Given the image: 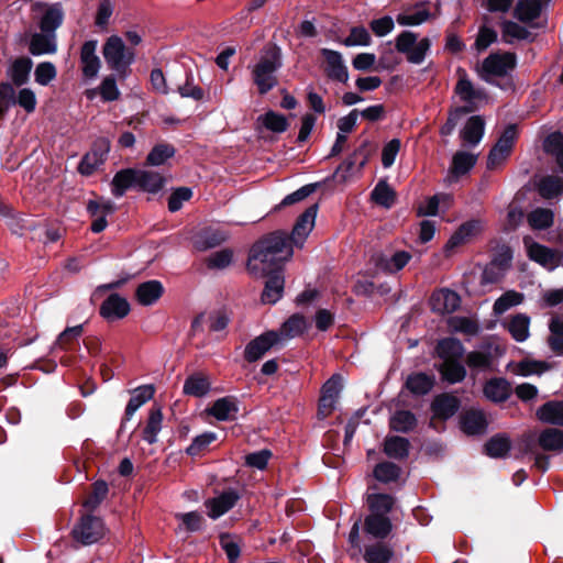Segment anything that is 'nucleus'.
<instances>
[{
  "instance_id": "f257e3e1",
  "label": "nucleus",
  "mask_w": 563,
  "mask_h": 563,
  "mask_svg": "<svg viewBox=\"0 0 563 563\" xmlns=\"http://www.w3.org/2000/svg\"><path fill=\"white\" fill-rule=\"evenodd\" d=\"M292 256V247L286 234L275 232L256 243L247 262L249 271L255 277L280 273L285 262Z\"/></svg>"
},
{
  "instance_id": "f03ea898",
  "label": "nucleus",
  "mask_w": 563,
  "mask_h": 563,
  "mask_svg": "<svg viewBox=\"0 0 563 563\" xmlns=\"http://www.w3.org/2000/svg\"><path fill=\"white\" fill-rule=\"evenodd\" d=\"M282 67L280 49L267 46L251 69L252 79L261 95H266L278 84L277 70Z\"/></svg>"
},
{
  "instance_id": "7ed1b4c3",
  "label": "nucleus",
  "mask_w": 563,
  "mask_h": 563,
  "mask_svg": "<svg viewBox=\"0 0 563 563\" xmlns=\"http://www.w3.org/2000/svg\"><path fill=\"white\" fill-rule=\"evenodd\" d=\"M19 104L27 113H32L37 104L36 95L31 88H22L15 95L14 88L9 82L0 84V119H2L10 107Z\"/></svg>"
},
{
  "instance_id": "20e7f679",
  "label": "nucleus",
  "mask_w": 563,
  "mask_h": 563,
  "mask_svg": "<svg viewBox=\"0 0 563 563\" xmlns=\"http://www.w3.org/2000/svg\"><path fill=\"white\" fill-rule=\"evenodd\" d=\"M517 64L516 55L512 53H495L486 57L477 68L482 79L492 82L495 78L505 77L511 73Z\"/></svg>"
},
{
  "instance_id": "39448f33",
  "label": "nucleus",
  "mask_w": 563,
  "mask_h": 563,
  "mask_svg": "<svg viewBox=\"0 0 563 563\" xmlns=\"http://www.w3.org/2000/svg\"><path fill=\"white\" fill-rule=\"evenodd\" d=\"M103 57L110 68L124 71L134 60V53L125 47L121 37L110 36L103 45Z\"/></svg>"
},
{
  "instance_id": "423d86ee",
  "label": "nucleus",
  "mask_w": 563,
  "mask_h": 563,
  "mask_svg": "<svg viewBox=\"0 0 563 563\" xmlns=\"http://www.w3.org/2000/svg\"><path fill=\"white\" fill-rule=\"evenodd\" d=\"M459 74L460 77L454 89L455 96L465 103L461 108H470V112H472L487 102V96L483 89L474 87L464 70L460 69Z\"/></svg>"
},
{
  "instance_id": "0eeeda50",
  "label": "nucleus",
  "mask_w": 563,
  "mask_h": 563,
  "mask_svg": "<svg viewBox=\"0 0 563 563\" xmlns=\"http://www.w3.org/2000/svg\"><path fill=\"white\" fill-rule=\"evenodd\" d=\"M104 533L103 522L93 516H84L73 530L74 538L85 545L99 541Z\"/></svg>"
},
{
  "instance_id": "6e6552de",
  "label": "nucleus",
  "mask_w": 563,
  "mask_h": 563,
  "mask_svg": "<svg viewBox=\"0 0 563 563\" xmlns=\"http://www.w3.org/2000/svg\"><path fill=\"white\" fill-rule=\"evenodd\" d=\"M516 137L517 131L515 125L507 126L488 154L487 167L489 169L498 167L507 159L511 153Z\"/></svg>"
},
{
  "instance_id": "1a4fd4ad",
  "label": "nucleus",
  "mask_w": 563,
  "mask_h": 563,
  "mask_svg": "<svg viewBox=\"0 0 563 563\" xmlns=\"http://www.w3.org/2000/svg\"><path fill=\"white\" fill-rule=\"evenodd\" d=\"M523 242L530 260L549 271H553L560 265L561 256L555 251L532 241L530 238H525Z\"/></svg>"
},
{
  "instance_id": "9d476101",
  "label": "nucleus",
  "mask_w": 563,
  "mask_h": 563,
  "mask_svg": "<svg viewBox=\"0 0 563 563\" xmlns=\"http://www.w3.org/2000/svg\"><path fill=\"white\" fill-rule=\"evenodd\" d=\"M280 335L275 331H267L254 340H252L245 347L244 356L249 362L260 360L272 347L282 345Z\"/></svg>"
},
{
  "instance_id": "9b49d317",
  "label": "nucleus",
  "mask_w": 563,
  "mask_h": 563,
  "mask_svg": "<svg viewBox=\"0 0 563 563\" xmlns=\"http://www.w3.org/2000/svg\"><path fill=\"white\" fill-rule=\"evenodd\" d=\"M317 212L318 206L312 205L306 209V211L298 218L290 236L291 243L294 245H303V242L314 228Z\"/></svg>"
},
{
  "instance_id": "f8f14e48",
  "label": "nucleus",
  "mask_w": 563,
  "mask_h": 563,
  "mask_svg": "<svg viewBox=\"0 0 563 563\" xmlns=\"http://www.w3.org/2000/svg\"><path fill=\"white\" fill-rule=\"evenodd\" d=\"M320 52L324 58L327 76L332 80L346 82L349 71L341 53L329 48H322Z\"/></svg>"
},
{
  "instance_id": "ddd939ff",
  "label": "nucleus",
  "mask_w": 563,
  "mask_h": 563,
  "mask_svg": "<svg viewBox=\"0 0 563 563\" xmlns=\"http://www.w3.org/2000/svg\"><path fill=\"white\" fill-rule=\"evenodd\" d=\"M484 229V223L481 220H470L465 223H463L449 239V241L445 244L446 252H450L454 250L455 247H459L468 241H471L473 238L478 235Z\"/></svg>"
},
{
  "instance_id": "4468645a",
  "label": "nucleus",
  "mask_w": 563,
  "mask_h": 563,
  "mask_svg": "<svg viewBox=\"0 0 563 563\" xmlns=\"http://www.w3.org/2000/svg\"><path fill=\"white\" fill-rule=\"evenodd\" d=\"M460 301V296L450 289L434 291L430 298L432 310L440 314L454 312L459 308Z\"/></svg>"
},
{
  "instance_id": "2eb2a0df",
  "label": "nucleus",
  "mask_w": 563,
  "mask_h": 563,
  "mask_svg": "<svg viewBox=\"0 0 563 563\" xmlns=\"http://www.w3.org/2000/svg\"><path fill=\"white\" fill-rule=\"evenodd\" d=\"M342 390V380L340 376H332L322 387V396L320 398V413L325 417L334 408V405Z\"/></svg>"
},
{
  "instance_id": "dca6fc26",
  "label": "nucleus",
  "mask_w": 563,
  "mask_h": 563,
  "mask_svg": "<svg viewBox=\"0 0 563 563\" xmlns=\"http://www.w3.org/2000/svg\"><path fill=\"white\" fill-rule=\"evenodd\" d=\"M97 51V41H88L84 43L80 51V63L81 70L86 78H95L97 77L101 63L99 57L96 54Z\"/></svg>"
},
{
  "instance_id": "f3484780",
  "label": "nucleus",
  "mask_w": 563,
  "mask_h": 563,
  "mask_svg": "<svg viewBox=\"0 0 563 563\" xmlns=\"http://www.w3.org/2000/svg\"><path fill=\"white\" fill-rule=\"evenodd\" d=\"M240 496L234 490H228L220 496L208 499L205 505L208 510V516L217 519L228 512L239 500Z\"/></svg>"
},
{
  "instance_id": "a211bd4d",
  "label": "nucleus",
  "mask_w": 563,
  "mask_h": 563,
  "mask_svg": "<svg viewBox=\"0 0 563 563\" xmlns=\"http://www.w3.org/2000/svg\"><path fill=\"white\" fill-rule=\"evenodd\" d=\"M129 312L128 300L118 294L110 295L100 307V314L107 320L122 319Z\"/></svg>"
},
{
  "instance_id": "6ab92c4d",
  "label": "nucleus",
  "mask_w": 563,
  "mask_h": 563,
  "mask_svg": "<svg viewBox=\"0 0 563 563\" xmlns=\"http://www.w3.org/2000/svg\"><path fill=\"white\" fill-rule=\"evenodd\" d=\"M430 18L431 13L427 8V3L419 2L399 13L396 18V21L399 25L402 26H417L427 22Z\"/></svg>"
},
{
  "instance_id": "aec40b11",
  "label": "nucleus",
  "mask_w": 563,
  "mask_h": 563,
  "mask_svg": "<svg viewBox=\"0 0 563 563\" xmlns=\"http://www.w3.org/2000/svg\"><path fill=\"white\" fill-rule=\"evenodd\" d=\"M206 411L219 421H229L236 418L239 407L234 398L222 397L217 399Z\"/></svg>"
},
{
  "instance_id": "412c9836",
  "label": "nucleus",
  "mask_w": 563,
  "mask_h": 563,
  "mask_svg": "<svg viewBox=\"0 0 563 563\" xmlns=\"http://www.w3.org/2000/svg\"><path fill=\"white\" fill-rule=\"evenodd\" d=\"M210 389V377L202 373H194L186 378L183 387V393L188 396L201 398L207 396Z\"/></svg>"
},
{
  "instance_id": "4be33fe9",
  "label": "nucleus",
  "mask_w": 563,
  "mask_h": 563,
  "mask_svg": "<svg viewBox=\"0 0 563 563\" xmlns=\"http://www.w3.org/2000/svg\"><path fill=\"white\" fill-rule=\"evenodd\" d=\"M308 329V321L300 314H292L276 331L280 336V343L284 345L287 341L301 335Z\"/></svg>"
},
{
  "instance_id": "5701e85b",
  "label": "nucleus",
  "mask_w": 563,
  "mask_h": 563,
  "mask_svg": "<svg viewBox=\"0 0 563 563\" xmlns=\"http://www.w3.org/2000/svg\"><path fill=\"white\" fill-rule=\"evenodd\" d=\"M484 131V119L481 115H473L461 131V137L467 145L475 146L482 141Z\"/></svg>"
},
{
  "instance_id": "b1692460",
  "label": "nucleus",
  "mask_w": 563,
  "mask_h": 563,
  "mask_svg": "<svg viewBox=\"0 0 563 563\" xmlns=\"http://www.w3.org/2000/svg\"><path fill=\"white\" fill-rule=\"evenodd\" d=\"M461 428L466 434H481L486 431L487 421L482 411L470 410L462 416Z\"/></svg>"
},
{
  "instance_id": "393cba45",
  "label": "nucleus",
  "mask_w": 563,
  "mask_h": 563,
  "mask_svg": "<svg viewBox=\"0 0 563 563\" xmlns=\"http://www.w3.org/2000/svg\"><path fill=\"white\" fill-rule=\"evenodd\" d=\"M391 522L388 517L371 514L365 518V531L377 539H385L391 531Z\"/></svg>"
},
{
  "instance_id": "a878e982",
  "label": "nucleus",
  "mask_w": 563,
  "mask_h": 563,
  "mask_svg": "<svg viewBox=\"0 0 563 563\" xmlns=\"http://www.w3.org/2000/svg\"><path fill=\"white\" fill-rule=\"evenodd\" d=\"M536 416L542 422L563 426V401H548L538 408Z\"/></svg>"
},
{
  "instance_id": "bb28decb",
  "label": "nucleus",
  "mask_w": 563,
  "mask_h": 563,
  "mask_svg": "<svg viewBox=\"0 0 563 563\" xmlns=\"http://www.w3.org/2000/svg\"><path fill=\"white\" fill-rule=\"evenodd\" d=\"M56 35L53 33H35L30 41V52L33 55L53 54L56 52Z\"/></svg>"
},
{
  "instance_id": "cd10ccee",
  "label": "nucleus",
  "mask_w": 563,
  "mask_h": 563,
  "mask_svg": "<svg viewBox=\"0 0 563 563\" xmlns=\"http://www.w3.org/2000/svg\"><path fill=\"white\" fill-rule=\"evenodd\" d=\"M509 371L517 376L541 375L549 369V365L542 361L526 358L520 362L510 363Z\"/></svg>"
},
{
  "instance_id": "c85d7f7f",
  "label": "nucleus",
  "mask_w": 563,
  "mask_h": 563,
  "mask_svg": "<svg viewBox=\"0 0 563 563\" xmlns=\"http://www.w3.org/2000/svg\"><path fill=\"white\" fill-rule=\"evenodd\" d=\"M63 20L64 11L60 3L51 4L47 7L41 19V31L55 34V31L62 25Z\"/></svg>"
},
{
  "instance_id": "c756f323",
  "label": "nucleus",
  "mask_w": 563,
  "mask_h": 563,
  "mask_svg": "<svg viewBox=\"0 0 563 563\" xmlns=\"http://www.w3.org/2000/svg\"><path fill=\"white\" fill-rule=\"evenodd\" d=\"M268 280L265 284V288L262 294V301L265 303L277 302L284 292V276L282 273L267 275Z\"/></svg>"
},
{
  "instance_id": "7c9ffc66",
  "label": "nucleus",
  "mask_w": 563,
  "mask_h": 563,
  "mask_svg": "<svg viewBox=\"0 0 563 563\" xmlns=\"http://www.w3.org/2000/svg\"><path fill=\"white\" fill-rule=\"evenodd\" d=\"M164 288L161 282L150 280L141 284L136 289V298L143 306H151L163 295Z\"/></svg>"
},
{
  "instance_id": "2f4dec72",
  "label": "nucleus",
  "mask_w": 563,
  "mask_h": 563,
  "mask_svg": "<svg viewBox=\"0 0 563 563\" xmlns=\"http://www.w3.org/2000/svg\"><path fill=\"white\" fill-rule=\"evenodd\" d=\"M512 260V253L510 250L505 251V265L499 263L498 260H493L489 265L486 266L482 274V283L483 284H493L500 280L506 272V269L510 266V262Z\"/></svg>"
},
{
  "instance_id": "473e14b6",
  "label": "nucleus",
  "mask_w": 563,
  "mask_h": 563,
  "mask_svg": "<svg viewBox=\"0 0 563 563\" xmlns=\"http://www.w3.org/2000/svg\"><path fill=\"white\" fill-rule=\"evenodd\" d=\"M32 65V60L27 57L18 58L11 64L8 76L14 86L20 87L27 82Z\"/></svg>"
},
{
  "instance_id": "72a5a7b5",
  "label": "nucleus",
  "mask_w": 563,
  "mask_h": 563,
  "mask_svg": "<svg viewBox=\"0 0 563 563\" xmlns=\"http://www.w3.org/2000/svg\"><path fill=\"white\" fill-rule=\"evenodd\" d=\"M510 384L503 378H494L484 386V395L492 401H505L510 396Z\"/></svg>"
},
{
  "instance_id": "f704fd0d",
  "label": "nucleus",
  "mask_w": 563,
  "mask_h": 563,
  "mask_svg": "<svg viewBox=\"0 0 563 563\" xmlns=\"http://www.w3.org/2000/svg\"><path fill=\"white\" fill-rule=\"evenodd\" d=\"M155 389L152 385H144L135 388L126 405L125 415L130 419L137 409L154 396Z\"/></svg>"
},
{
  "instance_id": "c9c22d12",
  "label": "nucleus",
  "mask_w": 563,
  "mask_h": 563,
  "mask_svg": "<svg viewBox=\"0 0 563 563\" xmlns=\"http://www.w3.org/2000/svg\"><path fill=\"white\" fill-rule=\"evenodd\" d=\"M459 406L460 402L456 397L451 395H441L434 399L432 410L435 417L448 419L457 411Z\"/></svg>"
},
{
  "instance_id": "e433bc0d",
  "label": "nucleus",
  "mask_w": 563,
  "mask_h": 563,
  "mask_svg": "<svg viewBox=\"0 0 563 563\" xmlns=\"http://www.w3.org/2000/svg\"><path fill=\"white\" fill-rule=\"evenodd\" d=\"M507 329L517 342H523L530 335V318L523 313H518L509 319Z\"/></svg>"
},
{
  "instance_id": "4c0bfd02",
  "label": "nucleus",
  "mask_w": 563,
  "mask_h": 563,
  "mask_svg": "<svg viewBox=\"0 0 563 563\" xmlns=\"http://www.w3.org/2000/svg\"><path fill=\"white\" fill-rule=\"evenodd\" d=\"M464 349L457 339L448 338L438 343L437 353L443 362L460 360Z\"/></svg>"
},
{
  "instance_id": "58836bf2",
  "label": "nucleus",
  "mask_w": 563,
  "mask_h": 563,
  "mask_svg": "<svg viewBox=\"0 0 563 563\" xmlns=\"http://www.w3.org/2000/svg\"><path fill=\"white\" fill-rule=\"evenodd\" d=\"M476 161V155L465 151H459L452 157L450 173L455 177L462 176L474 167Z\"/></svg>"
},
{
  "instance_id": "ea45409f",
  "label": "nucleus",
  "mask_w": 563,
  "mask_h": 563,
  "mask_svg": "<svg viewBox=\"0 0 563 563\" xmlns=\"http://www.w3.org/2000/svg\"><path fill=\"white\" fill-rule=\"evenodd\" d=\"M163 413L161 408H152L148 413L146 426L143 430V439L153 444L157 442V435L162 430Z\"/></svg>"
},
{
  "instance_id": "a19ab883",
  "label": "nucleus",
  "mask_w": 563,
  "mask_h": 563,
  "mask_svg": "<svg viewBox=\"0 0 563 563\" xmlns=\"http://www.w3.org/2000/svg\"><path fill=\"white\" fill-rule=\"evenodd\" d=\"M540 13V0H519L515 8V16L525 23L532 22Z\"/></svg>"
},
{
  "instance_id": "79ce46f5",
  "label": "nucleus",
  "mask_w": 563,
  "mask_h": 563,
  "mask_svg": "<svg viewBox=\"0 0 563 563\" xmlns=\"http://www.w3.org/2000/svg\"><path fill=\"white\" fill-rule=\"evenodd\" d=\"M548 344L558 355H563V318L553 317L549 323Z\"/></svg>"
},
{
  "instance_id": "37998d69",
  "label": "nucleus",
  "mask_w": 563,
  "mask_h": 563,
  "mask_svg": "<svg viewBox=\"0 0 563 563\" xmlns=\"http://www.w3.org/2000/svg\"><path fill=\"white\" fill-rule=\"evenodd\" d=\"M539 444L545 451H563V431L549 428L539 435Z\"/></svg>"
},
{
  "instance_id": "c03bdc74",
  "label": "nucleus",
  "mask_w": 563,
  "mask_h": 563,
  "mask_svg": "<svg viewBox=\"0 0 563 563\" xmlns=\"http://www.w3.org/2000/svg\"><path fill=\"white\" fill-rule=\"evenodd\" d=\"M511 448L510 439L505 434L492 437L485 444V452L488 456L498 459L508 454Z\"/></svg>"
},
{
  "instance_id": "a18cd8bd",
  "label": "nucleus",
  "mask_w": 563,
  "mask_h": 563,
  "mask_svg": "<svg viewBox=\"0 0 563 563\" xmlns=\"http://www.w3.org/2000/svg\"><path fill=\"white\" fill-rule=\"evenodd\" d=\"M257 122L262 124L265 129L274 133H283L289 126L287 118L284 114L277 113L272 110L260 115L257 118Z\"/></svg>"
},
{
  "instance_id": "49530a36",
  "label": "nucleus",
  "mask_w": 563,
  "mask_h": 563,
  "mask_svg": "<svg viewBox=\"0 0 563 563\" xmlns=\"http://www.w3.org/2000/svg\"><path fill=\"white\" fill-rule=\"evenodd\" d=\"M133 185L136 186V170H121L117 173L112 179V194L115 197H122L124 192Z\"/></svg>"
},
{
  "instance_id": "de8ad7c7",
  "label": "nucleus",
  "mask_w": 563,
  "mask_h": 563,
  "mask_svg": "<svg viewBox=\"0 0 563 563\" xmlns=\"http://www.w3.org/2000/svg\"><path fill=\"white\" fill-rule=\"evenodd\" d=\"M136 186L148 192H157L164 186V178L158 173L136 170Z\"/></svg>"
},
{
  "instance_id": "09e8293b",
  "label": "nucleus",
  "mask_w": 563,
  "mask_h": 563,
  "mask_svg": "<svg viewBox=\"0 0 563 563\" xmlns=\"http://www.w3.org/2000/svg\"><path fill=\"white\" fill-rule=\"evenodd\" d=\"M175 518L179 521L177 532H196L201 529L203 523V517L198 511L177 512Z\"/></svg>"
},
{
  "instance_id": "8fccbe9b",
  "label": "nucleus",
  "mask_w": 563,
  "mask_h": 563,
  "mask_svg": "<svg viewBox=\"0 0 563 563\" xmlns=\"http://www.w3.org/2000/svg\"><path fill=\"white\" fill-rule=\"evenodd\" d=\"M394 555L390 547L376 543L365 548L364 560L366 563H388Z\"/></svg>"
},
{
  "instance_id": "3c124183",
  "label": "nucleus",
  "mask_w": 563,
  "mask_h": 563,
  "mask_svg": "<svg viewBox=\"0 0 563 563\" xmlns=\"http://www.w3.org/2000/svg\"><path fill=\"white\" fill-rule=\"evenodd\" d=\"M227 240V234L214 229L202 231L195 241V245L199 250H208L220 245Z\"/></svg>"
},
{
  "instance_id": "603ef678",
  "label": "nucleus",
  "mask_w": 563,
  "mask_h": 563,
  "mask_svg": "<svg viewBox=\"0 0 563 563\" xmlns=\"http://www.w3.org/2000/svg\"><path fill=\"white\" fill-rule=\"evenodd\" d=\"M544 151L555 157L556 164L563 172V134L561 132L551 133L543 143Z\"/></svg>"
},
{
  "instance_id": "864d4df0",
  "label": "nucleus",
  "mask_w": 563,
  "mask_h": 563,
  "mask_svg": "<svg viewBox=\"0 0 563 563\" xmlns=\"http://www.w3.org/2000/svg\"><path fill=\"white\" fill-rule=\"evenodd\" d=\"M523 301V295L516 290H508L501 295L494 303L493 310L496 316L505 313L512 307L520 305Z\"/></svg>"
},
{
  "instance_id": "5fc2aeb1",
  "label": "nucleus",
  "mask_w": 563,
  "mask_h": 563,
  "mask_svg": "<svg viewBox=\"0 0 563 563\" xmlns=\"http://www.w3.org/2000/svg\"><path fill=\"white\" fill-rule=\"evenodd\" d=\"M554 214L550 209L537 208L528 214V223L534 230H544L553 224Z\"/></svg>"
},
{
  "instance_id": "6e6d98bb",
  "label": "nucleus",
  "mask_w": 563,
  "mask_h": 563,
  "mask_svg": "<svg viewBox=\"0 0 563 563\" xmlns=\"http://www.w3.org/2000/svg\"><path fill=\"white\" fill-rule=\"evenodd\" d=\"M440 372L442 378L451 384L462 382L466 376V371L459 360L443 362Z\"/></svg>"
},
{
  "instance_id": "4d7b16f0",
  "label": "nucleus",
  "mask_w": 563,
  "mask_h": 563,
  "mask_svg": "<svg viewBox=\"0 0 563 563\" xmlns=\"http://www.w3.org/2000/svg\"><path fill=\"white\" fill-rule=\"evenodd\" d=\"M367 504L372 514L385 516L394 506V498L387 494H371Z\"/></svg>"
},
{
  "instance_id": "13d9d810",
  "label": "nucleus",
  "mask_w": 563,
  "mask_h": 563,
  "mask_svg": "<svg viewBox=\"0 0 563 563\" xmlns=\"http://www.w3.org/2000/svg\"><path fill=\"white\" fill-rule=\"evenodd\" d=\"M406 386L413 394L424 395L431 390L433 378L422 373L412 374L407 378Z\"/></svg>"
},
{
  "instance_id": "bf43d9fd",
  "label": "nucleus",
  "mask_w": 563,
  "mask_h": 563,
  "mask_svg": "<svg viewBox=\"0 0 563 563\" xmlns=\"http://www.w3.org/2000/svg\"><path fill=\"white\" fill-rule=\"evenodd\" d=\"M411 260V254L406 251H398L394 253L390 257L380 260V267L385 272L396 273L402 269Z\"/></svg>"
},
{
  "instance_id": "052dcab7",
  "label": "nucleus",
  "mask_w": 563,
  "mask_h": 563,
  "mask_svg": "<svg viewBox=\"0 0 563 563\" xmlns=\"http://www.w3.org/2000/svg\"><path fill=\"white\" fill-rule=\"evenodd\" d=\"M416 417L408 410L395 412L389 421L390 428L397 432H408L416 426Z\"/></svg>"
},
{
  "instance_id": "680f3d73",
  "label": "nucleus",
  "mask_w": 563,
  "mask_h": 563,
  "mask_svg": "<svg viewBox=\"0 0 563 563\" xmlns=\"http://www.w3.org/2000/svg\"><path fill=\"white\" fill-rule=\"evenodd\" d=\"M175 155L174 146L169 144H157L152 148L146 157V163L151 166H161Z\"/></svg>"
},
{
  "instance_id": "e2e57ef3",
  "label": "nucleus",
  "mask_w": 563,
  "mask_h": 563,
  "mask_svg": "<svg viewBox=\"0 0 563 563\" xmlns=\"http://www.w3.org/2000/svg\"><path fill=\"white\" fill-rule=\"evenodd\" d=\"M409 442L405 438L391 437L385 441V453L394 459H402L407 456Z\"/></svg>"
},
{
  "instance_id": "0e129e2a",
  "label": "nucleus",
  "mask_w": 563,
  "mask_h": 563,
  "mask_svg": "<svg viewBox=\"0 0 563 563\" xmlns=\"http://www.w3.org/2000/svg\"><path fill=\"white\" fill-rule=\"evenodd\" d=\"M539 192L544 198H553L563 190V181L558 176L543 177L538 185Z\"/></svg>"
},
{
  "instance_id": "69168bd1",
  "label": "nucleus",
  "mask_w": 563,
  "mask_h": 563,
  "mask_svg": "<svg viewBox=\"0 0 563 563\" xmlns=\"http://www.w3.org/2000/svg\"><path fill=\"white\" fill-rule=\"evenodd\" d=\"M503 37L507 43H512L514 41L528 40L530 32L516 22L505 21L503 23Z\"/></svg>"
},
{
  "instance_id": "338daca9",
  "label": "nucleus",
  "mask_w": 563,
  "mask_h": 563,
  "mask_svg": "<svg viewBox=\"0 0 563 563\" xmlns=\"http://www.w3.org/2000/svg\"><path fill=\"white\" fill-rule=\"evenodd\" d=\"M372 198L376 203L389 208L395 201V192L385 181H380L372 191Z\"/></svg>"
},
{
  "instance_id": "774afa93",
  "label": "nucleus",
  "mask_w": 563,
  "mask_h": 563,
  "mask_svg": "<svg viewBox=\"0 0 563 563\" xmlns=\"http://www.w3.org/2000/svg\"><path fill=\"white\" fill-rule=\"evenodd\" d=\"M400 475L399 467L390 462H384L375 466L374 477L383 483L396 481Z\"/></svg>"
}]
</instances>
